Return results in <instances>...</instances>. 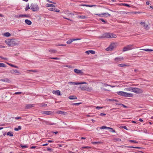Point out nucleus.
I'll return each instance as SVG.
<instances>
[{"label":"nucleus","instance_id":"nucleus-37","mask_svg":"<svg viewBox=\"0 0 153 153\" xmlns=\"http://www.w3.org/2000/svg\"><path fill=\"white\" fill-rule=\"evenodd\" d=\"M104 16H105L106 17H107L108 16H111V15L110 14H109L108 13H103Z\"/></svg>","mask_w":153,"mask_h":153},{"label":"nucleus","instance_id":"nucleus-13","mask_svg":"<svg viewBox=\"0 0 153 153\" xmlns=\"http://www.w3.org/2000/svg\"><path fill=\"white\" fill-rule=\"evenodd\" d=\"M34 104H27L25 106V108L27 109H29L31 108L32 107H34Z\"/></svg>","mask_w":153,"mask_h":153},{"label":"nucleus","instance_id":"nucleus-56","mask_svg":"<svg viewBox=\"0 0 153 153\" xmlns=\"http://www.w3.org/2000/svg\"><path fill=\"white\" fill-rule=\"evenodd\" d=\"M73 42L74 41L80 40L81 39L78 38V39H72Z\"/></svg>","mask_w":153,"mask_h":153},{"label":"nucleus","instance_id":"nucleus-62","mask_svg":"<svg viewBox=\"0 0 153 153\" xmlns=\"http://www.w3.org/2000/svg\"><path fill=\"white\" fill-rule=\"evenodd\" d=\"M0 58H1L3 59H5V60H7V59L6 58H4L1 56H0Z\"/></svg>","mask_w":153,"mask_h":153},{"label":"nucleus","instance_id":"nucleus-34","mask_svg":"<svg viewBox=\"0 0 153 153\" xmlns=\"http://www.w3.org/2000/svg\"><path fill=\"white\" fill-rule=\"evenodd\" d=\"M124 92L122 91H118L117 92V93L118 94V95H120L122 96L123 93Z\"/></svg>","mask_w":153,"mask_h":153},{"label":"nucleus","instance_id":"nucleus-20","mask_svg":"<svg viewBox=\"0 0 153 153\" xmlns=\"http://www.w3.org/2000/svg\"><path fill=\"white\" fill-rule=\"evenodd\" d=\"M25 22L28 25H30L32 24L31 22L28 19H26L25 21Z\"/></svg>","mask_w":153,"mask_h":153},{"label":"nucleus","instance_id":"nucleus-27","mask_svg":"<svg viewBox=\"0 0 153 153\" xmlns=\"http://www.w3.org/2000/svg\"><path fill=\"white\" fill-rule=\"evenodd\" d=\"M125 146V147H127L129 148H135V149L141 148H140V147H134V146Z\"/></svg>","mask_w":153,"mask_h":153},{"label":"nucleus","instance_id":"nucleus-38","mask_svg":"<svg viewBox=\"0 0 153 153\" xmlns=\"http://www.w3.org/2000/svg\"><path fill=\"white\" fill-rule=\"evenodd\" d=\"M7 135H9L10 136H13V134H12L11 132H8L7 133Z\"/></svg>","mask_w":153,"mask_h":153},{"label":"nucleus","instance_id":"nucleus-8","mask_svg":"<svg viewBox=\"0 0 153 153\" xmlns=\"http://www.w3.org/2000/svg\"><path fill=\"white\" fill-rule=\"evenodd\" d=\"M0 81L2 82H7L8 83H10L11 81L8 78H5L3 79H1L0 80Z\"/></svg>","mask_w":153,"mask_h":153},{"label":"nucleus","instance_id":"nucleus-12","mask_svg":"<svg viewBox=\"0 0 153 153\" xmlns=\"http://www.w3.org/2000/svg\"><path fill=\"white\" fill-rule=\"evenodd\" d=\"M52 93L53 94H55L57 95H60L61 94H60V91L57 90L56 91H53L52 92Z\"/></svg>","mask_w":153,"mask_h":153},{"label":"nucleus","instance_id":"nucleus-41","mask_svg":"<svg viewBox=\"0 0 153 153\" xmlns=\"http://www.w3.org/2000/svg\"><path fill=\"white\" fill-rule=\"evenodd\" d=\"M118 65L119 67H123L125 66H126L127 65L123 64H118Z\"/></svg>","mask_w":153,"mask_h":153},{"label":"nucleus","instance_id":"nucleus-30","mask_svg":"<svg viewBox=\"0 0 153 153\" xmlns=\"http://www.w3.org/2000/svg\"><path fill=\"white\" fill-rule=\"evenodd\" d=\"M11 35L8 32H6L4 34V36L6 37H9Z\"/></svg>","mask_w":153,"mask_h":153},{"label":"nucleus","instance_id":"nucleus-60","mask_svg":"<svg viewBox=\"0 0 153 153\" xmlns=\"http://www.w3.org/2000/svg\"><path fill=\"white\" fill-rule=\"evenodd\" d=\"M47 104H42V107H45L47 106Z\"/></svg>","mask_w":153,"mask_h":153},{"label":"nucleus","instance_id":"nucleus-9","mask_svg":"<svg viewBox=\"0 0 153 153\" xmlns=\"http://www.w3.org/2000/svg\"><path fill=\"white\" fill-rule=\"evenodd\" d=\"M117 37L116 35L114 33H109V38H115Z\"/></svg>","mask_w":153,"mask_h":153},{"label":"nucleus","instance_id":"nucleus-22","mask_svg":"<svg viewBox=\"0 0 153 153\" xmlns=\"http://www.w3.org/2000/svg\"><path fill=\"white\" fill-rule=\"evenodd\" d=\"M77 18H81L82 19H85V18H87V17L86 16H77Z\"/></svg>","mask_w":153,"mask_h":153},{"label":"nucleus","instance_id":"nucleus-32","mask_svg":"<svg viewBox=\"0 0 153 153\" xmlns=\"http://www.w3.org/2000/svg\"><path fill=\"white\" fill-rule=\"evenodd\" d=\"M140 131L142 132H144L146 133H148L147 132V130L145 128H143V129H142Z\"/></svg>","mask_w":153,"mask_h":153},{"label":"nucleus","instance_id":"nucleus-61","mask_svg":"<svg viewBox=\"0 0 153 153\" xmlns=\"http://www.w3.org/2000/svg\"><path fill=\"white\" fill-rule=\"evenodd\" d=\"M143 26L144 27H145L146 28H147L148 26V25L146 24H144L143 25Z\"/></svg>","mask_w":153,"mask_h":153},{"label":"nucleus","instance_id":"nucleus-48","mask_svg":"<svg viewBox=\"0 0 153 153\" xmlns=\"http://www.w3.org/2000/svg\"><path fill=\"white\" fill-rule=\"evenodd\" d=\"M12 71L15 73H19V71L17 70H13Z\"/></svg>","mask_w":153,"mask_h":153},{"label":"nucleus","instance_id":"nucleus-51","mask_svg":"<svg viewBox=\"0 0 153 153\" xmlns=\"http://www.w3.org/2000/svg\"><path fill=\"white\" fill-rule=\"evenodd\" d=\"M78 83H79V85L82 84H87L86 82H78Z\"/></svg>","mask_w":153,"mask_h":153},{"label":"nucleus","instance_id":"nucleus-55","mask_svg":"<svg viewBox=\"0 0 153 153\" xmlns=\"http://www.w3.org/2000/svg\"><path fill=\"white\" fill-rule=\"evenodd\" d=\"M81 103L80 102V103H74L72 104L73 105H78Z\"/></svg>","mask_w":153,"mask_h":153},{"label":"nucleus","instance_id":"nucleus-47","mask_svg":"<svg viewBox=\"0 0 153 153\" xmlns=\"http://www.w3.org/2000/svg\"><path fill=\"white\" fill-rule=\"evenodd\" d=\"M27 71H29L33 72H37V71L36 70H27Z\"/></svg>","mask_w":153,"mask_h":153},{"label":"nucleus","instance_id":"nucleus-5","mask_svg":"<svg viewBox=\"0 0 153 153\" xmlns=\"http://www.w3.org/2000/svg\"><path fill=\"white\" fill-rule=\"evenodd\" d=\"M116 44L114 43H112L107 48L106 50L107 51H111L113 50L114 48L116 47Z\"/></svg>","mask_w":153,"mask_h":153},{"label":"nucleus","instance_id":"nucleus-43","mask_svg":"<svg viewBox=\"0 0 153 153\" xmlns=\"http://www.w3.org/2000/svg\"><path fill=\"white\" fill-rule=\"evenodd\" d=\"M21 147L22 148H28V146L27 145H24L22 144H21Z\"/></svg>","mask_w":153,"mask_h":153},{"label":"nucleus","instance_id":"nucleus-35","mask_svg":"<svg viewBox=\"0 0 153 153\" xmlns=\"http://www.w3.org/2000/svg\"><path fill=\"white\" fill-rule=\"evenodd\" d=\"M50 52L52 53H55L56 52V51L55 50H50L49 51Z\"/></svg>","mask_w":153,"mask_h":153},{"label":"nucleus","instance_id":"nucleus-59","mask_svg":"<svg viewBox=\"0 0 153 153\" xmlns=\"http://www.w3.org/2000/svg\"><path fill=\"white\" fill-rule=\"evenodd\" d=\"M126 92H124L123 93L122 96L126 97Z\"/></svg>","mask_w":153,"mask_h":153},{"label":"nucleus","instance_id":"nucleus-54","mask_svg":"<svg viewBox=\"0 0 153 153\" xmlns=\"http://www.w3.org/2000/svg\"><path fill=\"white\" fill-rule=\"evenodd\" d=\"M22 92H16L14 94H21Z\"/></svg>","mask_w":153,"mask_h":153},{"label":"nucleus","instance_id":"nucleus-36","mask_svg":"<svg viewBox=\"0 0 153 153\" xmlns=\"http://www.w3.org/2000/svg\"><path fill=\"white\" fill-rule=\"evenodd\" d=\"M143 50L146 51H153V49H143Z\"/></svg>","mask_w":153,"mask_h":153},{"label":"nucleus","instance_id":"nucleus-16","mask_svg":"<svg viewBox=\"0 0 153 153\" xmlns=\"http://www.w3.org/2000/svg\"><path fill=\"white\" fill-rule=\"evenodd\" d=\"M74 71L77 74H81L82 73L81 70H78L77 69H74Z\"/></svg>","mask_w":153,"mask_h":153},{"label":"nucleus","instance_id":"nucleus-11","mask_svg":"<svg viewBox=\"0 0 153 153\" xmlns=\"http://www.w3.org/2000/svg\"><path fill=\"white\" fill-rule=\"evenodd\" d=\"M124 59V58L123 57H116L114 59V60L115 61H117V62H119V61H121Z\"/></svg>","mask_w":153,"mask_h":153},{"label":"nucleus","instance_id":"nucleus-1","mask_svg":"<svg viewBox=\"0 0 153 153\" xmlns=\"http://www.w3.org/2000/svg\"><path fill=\"white\" fill-rule=\"evenodd\" d=\"M127 89H128L129 91H132L137 94H141L143 91L142 89L137 88H133L132 87H130L127 88Z\"/></svg>","mask_w":153,"mask_h":153},{"label":"nucleus","instance_id":"nucleus-18","mask_svg":"<svg viewBox=\"0 0 153 153\" xmlns=\"http://www.w3.org/2000/svg\"><path fill=\"white\" fill-rule=\"evenodd\" d=\"M57 113L59 114H63L64 115H66L67 114V113L66 112L60 111H58Z\"/></svg>","mask_w":153,"mask_h":153},{"label":"nucleus","instance_id":"nucleus-3","mask_svg":"<svg viewBox=\"0 0 153 153\" xmlns=\"http://www.w3.org/2000/svg\"><path fill=\"white\" fill-rule=\"evenodd\" d=\"M30 8L33 11H37L39 10V7L36 3H32L30 6Z\"/></svg>","mask_w":153,"mask_h":153},{"label":"nucleus","instance_id":"nucleus-7","mask_svg":"<svg viewBox=\"0 0 153 153\" xmlns=\"http://www.w3.org/2000/svg\"><path fill=\"white\" fill-rule=\"evenodd\" d=\"M100 129H110L111 130H112V131H110L111 132H115V131L113 129V128H110V127H107L106 126H104L101 127L100 128Z\"/></svg>","mask_w":153,"mask_h":153},{"label":"nucleus","instance_id":"nucleus-40","mask_svg":"<svg viewBox=\"0 0 153 153\" xmlns=\"http://www.w3.org/2000/svg\"><path fill=\"white\" fill-rule=\"evenodd\" d=\"M9 65H10V66H11V67H15V68H18V67L16 66H15V65H12V64H9V63H7Z\"/></svg>","mask_w":153,"mask_h":153},{"label":"nucleus","instance_id":"nucleus-23","mask_svg":"<svg viewBox=\"0 0 153 153\" xmlns=\"http://www.w3.org/2000/svg\"><path fill=\"white\" fill-rule=\"evenodd\" d=\"M91 143L93 144H100L102 143V142H92Z\"/></svg>","mask_w":153,"mask_h":153},{"label":"nucleus","instance_id":"nucleus-42","mask_svg":"<svg viewBox=\"0 0 153 153\" xmlns=\"http://www.w3.org/2000/svg\"><path fill=\"white\" fill-rule=\"evenodd\" d=\"M30 7L29 6V4H28L26 6V7L25 8V10L26 11L28 9H30Z\"/></svg>","mask_w":153,"mask_h":153},{"label":"nucleus","instance_id":"nucleus-31","mask_svg":"<svg viewBox=\"0 0 153 153\" xmlns=\"http://www.w3.org/2000/svg\"><path fill=\"white\" fill-rule=\"evenodd\" d=\"M0 67L5 68L6 67V66L4 63H0Z\"/></svg>","mask_w":153,"mask_h":153},{"label":"nucleus","instance_id":"nucleus-63","mask_svg":"<svg viewBox=\"0 0 153 153\" xmlns=\"http://www.w3.org/2000/svg\"><path fill=\"white\" fill-rule=\"evenodd\" d=\"M44 122H45V123L47 124H48L49 125V123H50L48 121H44Z\"/></svg>","mask_w":153,"mask_h":153},{"label":"nucleus","instance_id":"nucleus-44","mask_svg":"<svg viewBox=\"0 0 153 153\" xmlns=\"http://www.w3.org/2000/svg\"><path fill=\"white\" fill-rule=\"evenodd\" d=\"M95 15H98L99 16L101 17H102L104 16V15H103V13L100 14H95Z\"/></svg>","mask_w":153,"mask_h":153},{"label":"nucleus","instance_id":"nucleus-25","mask_svg":"<svg viewBox=\"0 0 153 153\" xmlns=\"http://www.w3.org/2000/svg\"><path fill=\"white\" fill-rule=\"evenodd\" d=\"M83 6H85L86 7H95L96 6L95 5H86V4H83L82 5Z\"/></svg>","mask_w":153,"mask_h":153},{"label":"nucleus","instance_id":"nucleus-28","mask_svg":"<svg viewBox=\"0 0 153 153\" xmlns=\"http://www.w3.org/2000/svg\"><path fill=\"white\" fill-rule=\"evenodd\" d=\"M21 129V127L20 126H18V128H14V130L16 131H18Z\"/></svg>","mask_w":153,"mask_h":153},{"label":"nucleus","instance_id":"nucleus-53","mask_svg":"<svg viewBox=\"0 0 153 153\" xmlns=\"http://www.w3.org/2000/svg\"><path fill=\"white\" fill-rule=\"evenodd\" d=\"M100 20L102 22H104L105 23H106V22L103 19H100Z\"/></svg>","mask_w":153,"mask_h":153},{"label":"nucleus","instance_id":"nucleus-14","mask_svg":"<svg viewBox=\"0 0 153 153\" xmlns=\"http://www.w3.org/2000/svg\"><path fill=\"white\" fill-rule=\"evenodd\" d=\"M19 17H30L29 14H20L19 15Z\"/></svg>","mask_w":153,"mask_h":153},{"label":"nucleus","instance_id":"nucleus-64","mask_svg":"<svg viewBox=\"0 0 153 153\" xmlns=\"http://www.w3.org/2000/svg\"><path fill=\"white\" fill-rule=\"evenodd\" d=\"M53 142H54L53 141L51 140H48V143H53Z\"/></svg>","mask_w":153,"mask_h":153},{"label":"nucleus","instance_id":"nucleus-46","mask_svg":"<svg viewBox=\"0 0 153 153\" xmlns=\"http://www.w3.org/2000/svg\"><path fill=\"white\" fill-rule=\"evenodd\" d=\"M89 52H90V53L92 54H94L95 53V52L93 50H90Z\"/></svg>","mask_w":153,"mask_h":153},{"label":"nucleus","instance_id":"nucleus-50","mask_svg":"<svg viewBox=\"0 0 153 153\" xmlns=\"http://www.w3.org/2000/svg\"><path fill=\"white\" fill-rule=\"evenodd\" d=\"M103 108V107H100V106H97L96 107V108L97 109H102V108Z\"/></svg>","mask_w":153,"mask_h":153},{"label":"nucleus","instance_id":"nucleus-52","mask_svg":"<svg viewBox=\"0 0 153 153\" xmlns=\"http://www.w3.org/2000/svg\"><path fill=\"white\" fill-rule=\"evenodd\" d=\"M129 141L131 143H137V142H136V141H135V140H129Z\"/></svg>","mask_w":153,"mask_h":153},{"label":"nucleus","instance_id":"nucleus-33","mask_svg":"<svg viewBox=\"0 0 153 153\" xmlns=\"http://www.w3.org/2000/svg\"><path fill=\"white\" fill-rule=\"evenodd\" d=\"M72 42V39H71L67 41V43L68 44H70Z\"/></svg>","mask_w":153,"mask_h":153},{"label":"nucleus","instance_id":"nucleus-45","mask_svg":"<svg viewBox=\"0 0 153 153\" xmlns=\"http://www.w3.org/2000/svg\"><path fill=\"white\" fill-rule=\"evenodd\" d=\"M50 58L53 59L59 60V58L57 57H51Z\"/></svg>","mask_w":153,"mask_h":153},{"label":"nucleus","instance_id":"nucleus-6","mask_svg":"<svg viewBox=\"0 0 153 153\" xmlns=\"http://www.w3.org/2000/svg\"><path fill=\"white\" fill-rule=\"evenodd\" d=\"M109 33H106L104 34L102 36L99 37V38H109Z\"/></svg>","mask_w":153,"mask_h":153},{"label":"nucleus","instance_id":"nucleus-24","mask_svg":"<svg viewBox=\"0 0 153 153\" xmlns=\"http://www.w3.org/2000/svg\"><path fill=\"white\" fill-rule=\"evenodd\" d=\"M133 94L131 93H129L126 92V97H131L133 96Z\"/></svg>","mask_w":153,"mask_h":153},{"label":"nucleus","instance_id":"nucleus-4","mask_svg":"<svg viewBox=\"0 0 153 153\" xmlns=\"http://www.w3.org/2000/svg\"><path fill=\"white\" fill-rule=\"evenodd\" d=\"M134 45L133 44L127 45L123 48V51L124 52L126 51L130 50L133 49Z\"/></svg>","mask_w":153,"mask_h":153},{"label":"nucleus","instance_id":"nucleus-2","mask_svg":"<svg viewBox=\"0 0 153 153\" xmlns=\"http://www.w3.org/2000/svg\"><path fill=\"white\" fill-rule=\"evenodd\" d=\"M5 42L9 46H13L16 45L15 40L13 39L6 40Z\"/></svg>","mask_w":153,"mask_h":153},{"label":"nucleus","instance_id":"nucleus-26","mask_svg":"<svg viewBox=\"0 0 153 153\" xmlns=\"http://www.w3.org/2000/svg\"><path fill=\"white\" fill-rule=\"evenodd\" d=\"M46 6V7H55V6L53 4H47Z\"/></svg>","mask_w":153,"mask_h":153},{"label":"nucleus","instance_id":"nucleus-29","mask_svg":"<svg viewBox=\"0 0 153 153\" xmlns=\"http://www.w3.org/2000/svg\"><path fill=\"white\" fill-rule=\"evenodd\" d=\"M68 83L69 84H71L72 85H79L78 82H68Z\"/></svg>","mask_w":153,"mask_h":153},{"label":"nucleus","instance_id":"nucleus-57","mask_svg":"<svg viewBox=\"0 0 153 153\" xmlns=\"http://www.w3.org/2000/svg\"><path fill=\"white\" fill-rule=\"evenodd\" d=\"M101 89L102 90H104V91H110V90H107V89H106L104 88H101Z\"/></svg>","mask_w":153,"mask_h":153},{"label":"nucleus","instance_id":"nucleus-19","mask_svg":"<svg viewBox=\"0 0 153 153\" xmlns=\"http://www.w3.org/2000/svg\"><path fill=\"white\" fill-rule=\"evenodd\" d=\"M93 88L92 87H89L88 86H87L85 91H86L88 92H90L92 90Z\"/></svg>","mask_w":153,"mask_h":153},{"label":"nucleus","instance_id":"nucleus-17","mask_svg":"<svg viewBox=\"0 0 153 153\" xmlns=\"http://www.w3.org/2000/svg\"><path fill=\"white\" fill-rule=\"evenodd\" d=\"M87 86L85 85H81L80 86L79 88L81 90H82L85 91Z\"/></svg>","mask_w":153,"mask_h":153},{"label":"nucleus","instance_id":"nucleus-15","mask_svg":"<svg viewBox=\"0 0 153 153\" xmlns=\"http://www.w3.org/2000/svg\"><path fill=\"white\" fill-rule=\"evenodd\" d=\"M52 112L50 111H43L42 112L43 114H45L47 115H51Z\"/></svg>","mask_w":153,"mask_h":153},{"label":"nucleus","instance_id":"nucleus-39","mask_svg":"<svg viewBox=\"0 0 153 153\" xmlns=\"http://www.w3.org/2000/svg\"><path fill=\"white\" fill-rule=\"evenodd\" d=\"M120 5H123L124 6H127V7H130L128 4H126V3H121L120 4Z\"/></svg>","mask_w":153,"mask_h":153},{"label":"nucleus","instance_id":"nucleus-10","mask_svg":"<svg viewBox=\"0 0 153 153\" xmlns=\"http://www.w3.org/2000/svg\"><path fill=\"white\" fill-rule=\"evenodd\" d=\"M49 10L50 11H53L56 12H60L59 10H58L55 8H51Z\"/></svg>","mask_w":153,"mask_h":153},{"label":"nucleus","instance_id":"nucleus-21","mask_svg":"<svg viewBox=\"0 0 153 153\" xmlns=\"http://www.w3.org/2000/svg\"><path fill=\"white\" fill-rule=\"evenodd\" d=\"M68 98L70 100L77 99V98L74 96H71Z\"/></svg>","mask_w":153,"mask_h":153},{"label":"nucleus","instance_id":"nucleus-49","mask_svg":"<svg viewBox=\"0 0 153 153\" xmlns=\"http://www.w3.org/2000/svg\"><path fill=\"white\" fill-rule=\"evenodd\" d=\"M104 86H111V87H114V86H111V85H109L107 84H105V83L104 84Z\"/></svg>","mask_w":153,"mask_h":153},{"label":"nucleus","instance_id":"nucleus-58","mask_svg":"<svg viewBox=\"0 0 153 153\" xmlns=\"http://www.w3.org/2000/svg\"><path fill=\"white\" fill-rule=\"evenodd\" d=\"M105 115H106L105 114V113H101L100 114V115L101 116H105Z\"/></svg>","mask_w":153,"mask_h":153}]
</instances>
